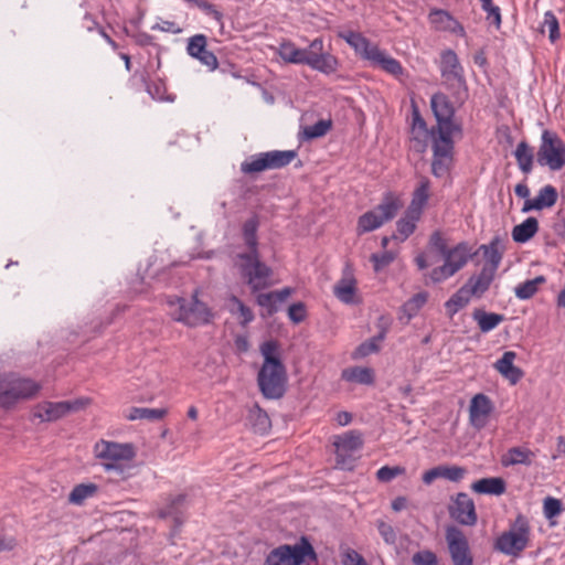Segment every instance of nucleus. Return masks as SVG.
<instances>
[{
    "mask_svg": "<svg viewBox=\"0 0 565 565\" xmlns=\"http://www.w3.org/2000/svg\"><path fill=\"white\" fill-rule=\"evenodd\" d=\"M263 365L257 374V384L264 397L277 399L286 392L287 371L279 356L278 342L268 340L262 343Z\"/></svg>",
    "mask_w": 565,
    "mask_h": 565,
    "instance_id": "obj_1",
    "label": "nucleus"
},
{
    "mask_svg": "<svg viewBox=\"0 0 565 565\" xmlns=\"http://www.w3.org/2000/svg\"><path fill=\"white\" fill-rule=\"evenodd\" d=\"M233 263L241 278L253 294L271 286L274 271L262 260L260 254L234 255Z\"/></svg>",
    "mask_w": 565,
    "mask_h": 565,
    "instance_id": "obj_2",
    "label": "nucleus"
},
{
    "mask_svg": "<svg viewBox=\"0 0 565 565\" xmlns=\"http://www.w3.org/2000/svg\"><path fill=\"white\" fill-rule=\"evenodd\" d=\"M41 385L14 373L0 375V407L10 409L18 403L33 398Z\"/></svg>",
    "mask_w": 565,
    "mask_h": 565,
    "instance_id": "obj_3",
    "label": "nucleus"
},
{
    "mask_svg": "<svg viewBox=\"0 0 565 565\" xmlns=\"http://www.w3.org/2000/svg\"><path fill=\"white\" fill-rule=\"evenodd\" d=\"M531 541V525L526 516L518 514L507 531L493 543V548L507 556L520 557Z\"/></svg>",
    "mask_w": 565,
    "mask_h": 565,
    "instance_id": "obj_4",
    "label": "nucleus"
},
{
    "mask_svg": "<svg viewBox=\"0 0 565 565\" xmlns=\"http://www.w3.org/2000/svg\"><path fill=\"white\" fill-rule=\"evenodd\" d=\"M94 454L106 471H115L118 475H122L136 457L135 447L131 444L104 439L94 445Z\"/></svg>",
    "mask_w": 565,
    "mask_h": 565,
    "instance_id": "obj_5",
    "label": "nucleus"
},
{
    "mask_svg": "<svg viewBox=\"0 0 565 565\" xmlns=\"http://www.w3.org/2000/svg\"><path fill=\"white\" fill-rule=\"evenodd\" d=\"M402 206L403 202L398 195L391 191L385 192L379 205L359 217L358 234L361 235L377 230L384 223L393 220Z\"/></svg>",
    "mask_w": 565,
    "mask_h": 565,
    "instance_id": "obj_6",
    "label": "nucleus"
},
{
    "mask_svg": "<svg viewBox=\"0 0 565 565\" xmlns=\"http://www.w3.org/2000/svg\"><path fill=\"white\" fill-rule=\"evenodd\" d=\"M536 161L551 171H559L565 167V142L557 132L550 129L542 131Z\"/></svg>",
    "mask_w": 565,
    "mask_h": 565,
    "instance_id": "obj_7",
    "label": "nucleus"
},
{
    "mask_svg": "<svg viewBox=\"0 0 565 565\" xmlns=\"http://www.w3.org/2000/svg\"><path fill=\"white\" fill-rule=\"evenodd\" d=\"M170 306L177 305V309L172 312L175 321L194 328L198 326L206 324L212 319L211 310L207 306L198 299L195 292L190 300L175 297L174 300L169 301Z\"/></svg>",
    "mask_w": 565,
    "mask_h": 565,
    "instance_id": "obj_8",
    "label": "nucleus"
},
{
    "mask_svg": "<svg viewBox=\"0 0 565 565\" xmlns=\"http://www.w3.org/2000/svg\"><path fill=\"white\" fill-rule=\"evenodd\" d=\"M297 157L296 150H271L250 156L241 163L244 174H254L265 170L287 167Z\"/></svg>",
    "mask_w": 565,
    "mask_h": 565,
    "instance_id": "obj_9",
    "label": "nucleus"
},
{
    "mask_svg": "<svg viewBox=\"0 0 565 565\" xmlns=\"http://www.w3.org/2000/svg\"><path fill=\"white\" fill-rule=\"evenodd\" d=\"M471 256L470 247L466 242H461L449 248L446 254L443 255L444 264L430 271L429 277L431 281L441 282L452 277L467 265Z\"/></svg>",
    "mask_w": 565,
    "mask_h": 565,
    "instance_id": "obj_10",
    "label": "nucleus"
},
{
    "mask_svg": "<svg viewBox=\"0 0 565 565\" xmlns=\"http://www.w3.org/2000/svg\"><path fill=\"white\" fill-rule=\"evenodd\" d=\"M430 107L437 121L438 136H454L462 132L461 125L455 122V107L444 93H435L430 98Z\"/></svg>",
    "mask_w": 565,
    "mask_h": 565,
    "instance_id": "obj_11",
    "label": "nucleus"
},
{
    "mask_svg": "<svg viewBox=\"0 0 565 565\" xmlns=\"http://www.w3.org/2000/svg\"><path fill=\"white\" fill-rule=\"evenodd\" d=\"M335 447L337 466L341 469L352 470L358 459L356 452L363 447V435L359 430H349L338 436L333 443Z\"/></svg>",
    "mask_w": 565,
    "mask_h": 565,
    "instance_id": "obj_12",
    "label": "nucleus"
},
{
    "mask_svg": "<svg viewBox=\"0 0 565 565\" xmlns=\"http://www.w3.org/2000/svg\"><path fill=\"white\" fill-rule=\"evenodd\" d=\"M306 556L315 557L312 545L302 537L300 544L280 545L266 557L264 565H300Z\"/></svg>",
    "mask_w": 565,
    "mask_h": 565,
    "instance_id": "obj_13",
    "label": "nucleus"
},
{
    "mask_svg": "<svg viewBox=\"0 0 565 565\" xmlns=\"http://www.w3.org/2000/svg\"><path fill=\"white\" fill-rule=\"evenodd\" d=\"M454 161V140L452 136L443 135L434 137L433 140V161L431 173L436 178L448 175Z\"/></svg>",
    "mask_w": 565,
    "mask_h": 565,
    "instance_id": "obj_14",
    "label": "nucleus"
},
{
    "mask_svg": "<svg viewBox=\"0 0 565 565\" xmlns=\"http://www.w3.org/2000/svg\"><path fill=\"white\" fill-rule=\"evenodd\" d=\"M445 539L454 565H473L468 539L459 527L447 526Z\"/></svg>",
    "mask_w": 565,
    "mask_h": 565,
    "instance_id": "obj_15",
    "label": "nucleus"
},
{
    "mask_svg": "<svg viewBox=\"0 0 565 565\" xmlns=\"http://www.w3.org/2000/svg\"><path fill=\"white\" fill-rule=\"evenodd\" d=\"M440 60V73L447 87L452 89L454 93H459L460 89H466L463 68L460 65L455 51H444L441 53Z\"/></svg>",
    "mask_w": 565,
    "mask_h": 565,
    "instance_id": "obj_16",
    "label": "nucleus"
},
{
    "mask_svg": "<svg viewBox=\"0 0 565 565\" xmlns=\"http://www.w3.org/2000/svg\"><path fill=\"white\" fill-rule=\"evenodd\" d=\"M448 512L450 518L461 525L473 526L478 522L475 502L466 492H458L451 497Z\"/></svg>",
    "mask_w": 565,
    "mask_h": 565,
    "instance_id": "obj_17",
    "label": "nucleus"
},
{
    "mask_svg": "<svg viewBox=\"0 0 565 565\" xmlns=\"http://www.w3.org/2000/svg\"><path fill=\"white\" fill-rule=\"evenodd\" d=\"M85 406L82 399L63 402H42L35 406L34 417L42 422H55L67 414L78 411Z\"/></svg>",
    "mask_w": 565,
    "mask_h": 565,
    "instance_id": "obj_18",
    "label": "nucleus"
},
{
    "mask_svg": "<svg viewBox=\"0 0 565 565\" xmlns=\"http://www.w3.org/2000/svg\"><path fill=\"white\" fill-rule=\"evenodd\" d=\"M306 65L329 75L338 70L339 62L332 54L323 52V40L317 38L310 43V52Z\"/></svg>",
    "mask_w": 565,
    "mask_h": 565,
    "instance_id": "obj_19",
    "label": "nucleus"
},
{
    "mask_svg": "<svg viewBox=\"0 0 565 565\" xmlns=\"http://www.w3.org/2000/svg\"><path fill=\"white\" fill-rule=\"evenodd\" d=\"M207 38L204 34H195L188 40L186 53L198 60L209 71H215L218 66L216 55L207 50Z\"/></svg>",
    "mask_w": 565,
    "mask_h": 565,
    "instance_id": "obj_20",
    "label": "nucleus"
},
{
    "mask_svg": "<svg viewBox=\"0 0 565 565\" xmlns=\"http://www.w3.org/2000/svg\"><path fill=\"white\" fill-rule=\"evenodd\" d=\"M493 409L494 406L489 396L483 393L476 394L469 406L470 424L477 429H482L488 424V418Z\"/></svg>",
    "mask_w": 565,
    "mask_h": 565,
    "instance_id": "obj_21",
    "label": "nucleus"
},
{
    "mask_svg": "<svg viewBox=\"0 0 565 565\" xmlns=\"http://www.w3.org/2000/svg\"><path fill=\"white\" fill-rule=\"evenodd\" d=\"M428 20L436 31L449 32L460 38L467 34L463 25L447 10H430Z\"/></svg>",
    "mask_w": 565,
    "mask_h": 565,
    "instance_id": "obj_22",
    "label": "nucleus"
},
{
    "mask_svg": "<svg viewBox=\"0 0 565 565\" xmlns=\"http://www.w3.org/2000/svg\"><path fill=\"white\" fill-rule=\"evenodd\" d=\"M558 199V192L552 184H546L539 190V193L533 199L524 201L522 212L527 213L530 211H542L544 209L553 207Z\"/></svg>",
    "mask_w": 565,
    "mask_h": 565,
    "instance_id": "obj_23",
    "label": "nucleus"
},
{
    "mask_svg": "<svg viewBox=\"0 0 565 565\" xmlns=\"http://www.w3.org/2000/svg\"><path fill=\"white\" fill-rule=\"evenodd\" d=\"M259 220L257 215H253L246 220L242 226V237L246 247L245 252L236 253L235 255H256L259 253L258 232Z\"/></svg>",
    "mask_w": 565,
    "mask_h": 565,
    "instance_id": "obj_24",
    "label": "nucleus"
},
{
    "mask_svg": "<svg viewBox=\"0 0 565 565\" xmlns=\"http://www.w3.org/2000/svg\"><path fill=\"white\" fill-rule=\"evenodd\" d=\"M516 353L505 351L502 356L494 363V369L512 385H515L523 377L524 372L514 365Z\"/></svg>",
    "mask_w": 565,
    "mask_h": 565,
    "instance_id": "obj_25",
    "label": "nucleus"
},
{
    "mask_svg": "<svg viewBox=\"0 0 565 565\" xmlns=\"http://www.w3.org/2000/svg\"><path fill=\"white\" fill-rule=\"evenodd\" d=\"M292 288L285 287L280 290L259 294L256 297V302L262 308L266 309V315L271 317L279 310V305L285 302L292 294Z\"/></svg>",
    "mask_w": 565,
    "mask_h": 565,
    "instance_id": "obj_26",
    "label": "nucleus"
},
{
    "mask_svg": "<svg viewBox=\"0 0 565 565\" xmlns=\"http://www.w3.org/2000/svg\"><path fill=\"white\" fill-rule=\"evenodd\" d=\"M339 36L343 39L355 51V53L366 61L371 58V55L379 47L376 44H372L369 39L359 32H340Z\"/></svg>",
    "mask_w": 565,
    "mask_h": 565,
    "instance_id": "obj_27",
    "label": "nucleus"
},
{
    "mask_svg": "<svg viewBox=\"0 0 565 565\" xmlns=\"http://www.w3.org/2000/svg\"><path fill=\"white\" fill-rule=\"evenodd\" d=\"M356 281L349 266L343 271L342 278L333 287L335 297L344 303H353L356 291Z\"/></svg>",
    "mask_w": 565,
    "mask_h": 565,
    "instance_id": "obj_28",
    "label": "nucleus"
},
{
    "mask_svg": "<svg viewBox=\"0 0 565 565\" xmlns=\"http://www.w3.org/2000/svg\"><path fill=\"white\" fill-rule=\"evenodd\" d=\"M369 62L376 67H380L387 74H391L395 77L403 75L404 68L399 61L387 55L385 51L377 47L375 52L371 55Z\"/></svg>",
    "mask_w": 565,
    "mask_h": 565,
    "instance_id": "obj_29",
    "label": "nucleus"
},
{
    "mask_svg": "<svg viewBox=\"0 0 565 565\" xmlns=\"http://www.w3.org/2000/svg\"><path fill=\"white\" fill-rule=\"evenodd\" d=\"M412 130L415 135L412 138L413 148L418 151L423 152L426 149V140L428 137V128L427 124L422 117L418 108L416 106H413V124H412Z\"/></svg>",
    "mask_w": 565,
    "mask_h": 565,
    "instance_id": "obj_30",
    "label": "nucleus"
},
{
    "mask_svg": "<svg viewBox=\"0 0 565 565\" xmlns=\"http://www.w3.org/2000/svg\"><path fill=\"white\" fill-rule=\"evenodd\" d=\"M430 181L423 177L412 194L411 203L407 207L411 213L422 216L423 210L429 200Z\"/></svg>",
    "mask_w": 565,
    "mask_h": 565,
    "instance_id": "obj_31",
    "label": "nucleus"
},
{
    "mask_svg": "<svg viewBox=\"0 0 565 565\" xmlns=\"http://www.w3.org/2000/svg\"><path fill=\"white\" fill-rule=\"evenodd\" d=\"M494 276L488 268H481L479 275L471 276L463 286L472 296L481 297L489 289Z\"/></svg>",
    "mask_w": 565,
    "mask_h": 565,
    "instance_id": "obj_32",
    "label": "nucleus"
},
{
    "mask_svg": "<svg viewBox=\"0 0 565 565\" xmlns=\"http://www.w3.org/2000/svg\"><path fill=\"white\" fill-rule=\"evenodd\" d=\"M310 46L299 49L292 42L285 41L278 47V55L287 63L306 65Z\"/></svg>",
    "mask_w": 565,
    "mask_h": 565,
    "instance_id": "obj_33",
    "label": "nucleus"
},
{
    "mask_svg": "<svg viewBox=\"0 0 565 565\" xmlns=\"http://www.w3.org/2000/svg\"><path fill=\"white\" fill-rule=\"evenodd\" d=\"M139 77L141 83L146 86L147 93L151 96L152 99L160 102H172L173 98L167 94V86L162 79H158L154 82H148V73L146 71L139 72L136 71L134 77Z\"/></svg>",
    "mask_w": 565,
    "mask_h": 565,
    "instance_id": "obj_34",
    "label": "nucleus"
},
{
    "mask_svg": "<svg viewBox=\"0 0 565 565\" xmlns=\"http://www.w3.org/2000/svg\"><path fill=\"white\" fill-rule=\"evenodd\" d=\"M420 217V215L406 210L404 216L396 222V233L393 234L392 238L399 242L406 241L415 232Z\"/></svg>",
    "mask_w": 565,
    "mask_h": 565,
    "instance_id": "obj_35",
    "label": "nucleus"
},
{
    "mask_svg": "<svg viewBox=\"0 0 565 565\" xmlns=\"http://www.w3.org/2000/svg\"><path fill=\"white\" fill-rule=\"evenodd\" d=\"M477 493L500 495L505 492V481L499 477L482 478L471 484Z\"/></svg>",
    "mask_w": 565,
    "mask_h": 565,
    "instance_id": "obj_36",
    "label": "nucleus"
},
{
    "mask_svg": "<svg viewBox=\"0 0 565 565\" xmlns=\"http://www.w3.org/2000/svg\"><path fill=\"white\" fill-rule=\"evenodd\" d=\"M472 319L477 322L482 333H488L504 321V316L495 312H487L482 309H475Z\"/></svg>",
    "mask_w": 565,
    "mask_h": 565,
    "instance_id": "obj_37",
    "label": "nucleus"
},
{
    "mask_svg": "<svg viewBox=\"0 0 565 565\" xmlns=\"http://www.w3.org/2000/svg\"><path fill=\"white\" fill-rule=\"evenodd\" d=\"M519 169L524 173L529 174L533 170L534 153L527 141L522 140L516 145L513 152Z\"/></svg>",
    "mask_w": 565,
    "mask_h": 565,
    "instance_id": "obj_38",
    "label": "nucleus"
},
{
    "mask_svg": "<svg viewBox=\"0 0 565 565\" xmlns=\"http://www.w3.org/2000/svg\"><path fill=\"white\" fill-rule=\"evenodd\" d=\"M341 377L351 383L372 385L375 381L374 371L370 367L353 366L342 371Z\"/></svg>",
    "mask_w": 565,
    "mask_h": 565,
    "instance_id": "obj_39",
    "label": "nucleus"
},
{
    "mask_svg": "<svg viewBox=\"0 0 565 565\" xmlns=\"http://www.w3.org/2000/svg\"><path fill=\"white\" fill-rule=\"evenodd\" d=\"M539 231V222L535 217H527L512 230V238L515 243L529 242Z\"/></svg>",
    "mask_w": 565,
    "mask_h": 565,
    "instance_id": "obj_40",
    "label": "nucleus"
},
{
    "mask_svg": "<svg viewBox=\"0 0 565 565\" xmlns=\"http://www.w3.org/2000/svg\"><path fill=\"white\" fill-rule=\"evenodd\" d=\"M247 422L253 430L260 435L266 434L270 428V419L267 413L258 405H254L248 411Z\"/></svg>",
    "mask_w": 565,
    "mask_h": 565,
    "instance_id": "obj_41",
    "label": "nucleus"
},
{
    "mask_svg": "<svg viewBox=\"0 0 565 565\" xmlns=\"http://www.w3.org/2000/svg\"><path fill=\"white\" fill-rule=\"evenodd\" d=\"M480 249L483 252V257L487 260L482 268H488V270L495 274L502 259V253L499 249V238H493L488 245H481Z\"/></svg>",
    "mask_w": 565,
    "mask_h": 565,
    "instance_id": "obj_42",
    "label": "nucleus"
},
{
    "mask_svg": "<svg viewBox=\"0 0 565 565\" xmlns=\"http://www.w3.org/2000/svg\"><path fill=\"white\" fill-rule=\"evenodd\" d=\"M533 452L529 448L513 447L510 448L505 455H503L501 462L504 467L514 465H531V457Z\"/></svg>",
    "mask_w": 565,
    "mask_h": 565,
    "instance_id": "obj_43",
    "label": "nucleus"
},
{
    "mask_svg": "<svg viewBox=\"0 0 565 565\" xmlns=\"http://www.w3.org/2000/svg\"><path fill=\"white\" fill-rule=\"evenodd\" d=\"M472 295L465 286L460 287L446 302L445 308L447 315L452 318L459 310L465 308Z\"/></svg>",
    "mask_w": 565,
    "mask_h": 565,
    "instance_id": "obj_44",
    "label": "nucleus"
},
{
    "mask_svg": "<svg viewBox=\"0 0 565 565\" xmlns=\"http://www.w3.org/2000/svg\"><path fill=\"white\" fill-rule=\"evenodd\" d=\"M166 415V408L131 407L125 418L128 420L146 419L156 422L162 419Z\"/></svg>",
    "mask_w": 565,
    "mask_h": 565,
    "instance_id": "obj_45",
    "label": "nucleus"
},
{
    "mask_svg": "<svg viewBox=\"0 0 565 565\" xmlns=\"http://www.w3.org/2000/svg\"><path fill=\"white\" fill-rule=\"evenodd\" d=\"M228 310L232 315L237 317L239 324L244 327L254 320L252 309L236 296H231L228 298Z\"/></svg>",
    "mask_w": 565,
    "mask_h": 565,
    "instance_id": "obj_46",
    "label": "nucleus"
},
{
    "mask_svg": "<svg viewBox=\"0 0 565 565\" xmlns=\"http://www.w3.org/2000/svg\"><path fill=\"white\" fill-rule=\"evenodd\" d=\"M544 276H537L533 279L519 284L514 288L515 297L520 300L531 299L539 290V286L545 282Z\"/></svg>",
    "mask_w": 565,
    "mask_h": 565,
    "instance_id": "obj_47",
    "label": "nucleus"
},
{
    "mask_svg": "<svg viewBox=\"0 0 565 565\" xmlns=\"http://www.w3.org/2000/svg\"><path fill=\"white\" fill-rule=\"evenodd\" d=\"M97 491V486L94 483H81L73 488L70 493L68 501L74 504H82L84 500L94 495Z\"/></svg>",
    "mask_w": 565,
    "mask_h": 565,
    "instance_id": "obj_48",
    "label": "nucleus"
},
{
    "mask_svg": "<svg viewBox=\"0 0 565 565\" xmlns=\"http://www.w3.org/2000/svg\"><path fill=\"white\" fill-rule=\"evenodd\" d=\"M332 127V121L330 119H320L313 125L307 126L303 129L305 138L308 140L317 139L323 137L328 134V131Z\"/></svg>",
    "mask_w": 565,
    "mask_h": 565,
    "instance_id": "obj_49",
    "label": "nucleus"
},
{
    "mask_svg": "<svg viewBox=\"0 0 565 565\" xmlns=\"http://www.w3.org/2000/svg\"><path fill=\"white\" fill-rule=\"evenodd\" d=\"M542 32H548V39L552 43H555L559 39V24L556 15L552 11L544 13L542 23Z\"/></svg>",
    "mask_w": 565,
    "mask_h": 565,
    "instance_id": "obj_50",
    "label": "nucleus"
},
{
    "mask_svg": "<svg viewBox=\"0 0 565 565\" xmlns=\"http://www.w3.org/2000/svg\"><path fill=\"white\" fill-rule=\"evenodd\" d=\"M428 294L423 291L414 295L411 299H408L404 306V312L409 317H414L419 309L427 302Z\"/></svg>",
    "mask_w": 565,
    "mask_h": 565,
    "instance_id": "obj_51",
    "label": "nucleus"
},
{
    "mask_svg": "<svg viewBox=\"0 0 565 565\" xmlns=\"http://www.w3.org/2000/svg\"><path fill=\"white\" fill-rule=\"evenodd\" d=\"M562 512V501L553 497H546L543 501V514L551 522V525H555L553 521Z\"/></svg>",
    "mask_w": 565,
    "mask_h": 565,
    "instance_id": "obj_52",
    "label": "nucleus"
},
{
    "mask_svg": "<svg viewBox=\"0 0 565 565\" xmlns=\"http://www.w3.org/2000/svg\"><path fill=\"white\" fill-rule=\"evenodd\" d=\"M440 478L451 482H459L467 473L466 468L460 466L439 465Z\"/></svg>",
    "mask_w": 565,
    "mask_h": 565,
    "instance_id": "obj_53",
    "label": "nucleus"
},
{
    "mask_svg": "<svg viewBox=\"0 0 565 565\" xmlns=\"http://www.w3.org/2000/svg\"><path fill=\"white\" fill-rule=\"evenodd\" d=\"M384 339V333H380L377 337H374L363 343H361L356 350L355 355L359 358H365L372 353H376L380 351L379 342Z\"/></svg>",
    "mask_w": 565,
    "mask_h": 565,
    "instance_id": "obj_54",
    "label": "nucleus"
},
{
    "mask_svg": "<svg viewBox=\"0 0 565 565\" xmlns=\"http://www.w3.org/2000/svg\"><path fill=\"white\" fill-rule=\"evenodd\" d=\"M482 10L487 13V20L491 21L497 29L501 26V11L498 6H494L492 0H479Z\"/></svg>",
    "mask_w": 565,
    "mask_h": 565,
    "instance_id": "obj_55",
    "label": "nucleus"
},
{
    "mask_svg": "<svg viewBox=\"0 0 565 565\" xmlns=\"http://www.w3.org/2000/svg\"><path fill=\"white\" fill-rule=\"evenodd\" d=\"M394 259L395 254L390 250H385L381 254L371 255V262L373 263V267L376 273L387 267L391 263H393Z\"/></svg>",
    "mask_w": 565,
    "mask_h": 565,
    "instance_id": "obj_56",
    "label": "nucleus"
},
{
    "mask_svg": "<svg viewBox=\"0 0 565 565\" xmlns=\"http://www.w3.org/2000/svg\"><path fill=\"white\" fill-rule=\"evenodd\" d=\"M414 565H438L436 554L429 550L416 552L412 557Z\"/></svg>",
    "mask_w": 565,
    "mask_h": 565,
    "instance_id": "obj_57",
    "label": "nucleus"
},
{
    "mask_svg": "<svg viewBox=\"0 0 565 565\" xmlns=\"http://www.w3.org/2000/svg\"><path fill=\"white\" fill-rule=\"evenodd\" d=\"M405 471L404 468L384 466L376 471V478L381 482H390Z\"/></svg>",
    "mask_w": 565,
    "mask_h": 565,
    "instance_id": "obj_58",
    "label": "nucleus"
},
{
    "mask_svg": "<svg viewBox=\"0 0 565 565\" xmlns=\"http://www.w3.org/2000/svg\"><path fill=\"white\" fill-rule=\"evenodd\" d=\"M376 526L380 535L383 537L386 544L394 545L396 543L397 535L392 525L387 524L384 521H377Z\"/></svg>",
    "mask_w": 565,
    "mask_h": 565,
    "instance_id": "obj_59",
    "label": "nucleus"
},
{
    "mask_svg": "<svg viewBox=\"0 0 565 565\" xmlns=\"http://www.w3.org/2000/svg\"><path fill=\"white\" fill-rule=\"evenodd\" d=\"M190 3H194L199 9L204 11L207 15L212 17L214 20L221 22L223 19V13L216 9V7L210 3L206 0H193L189 1Z\"/></svg>",
    "mask_w": 565,
    "mask_h": 565,
    "instance_id": "obj_60",
    "label": "nucleus"
},
{
    "mask_svg": "<svg viewBox=\"0 0 565 565\" xmlns=\"http://www.w3.org/2000/svg\"><path fill=\"white\" fill-rule=\"evenodd\" d=\"M307 317L306 306L302 302H296L288 308V318L294 323L302 322Z\"/></svg>",
    "mask_w": 565,
    "mask_h": 565,
    "instance_id": "obj_61",
    "label": "nucleus"
},
{
    "mask_svg": "<svg viewBox=\"0 0 565 565\" xmlns=\"http://www.w3.org/2000/svg\"><path fill=\"white\" fill-rule=\"evenodd\" d=\"M343 565H367L365 559L356 551L349 548L344 553Z\"/></svg>",
    "mask_w": 565,
    "mask_h": 565,
    "instance_id": "obj_62",
    "label": "nucleus"
},
{
    "mask_svg": "<svg viewBox=\"0 0 565 565\" xmlns=\"http://www.w3.org/2000/svg\"><path fill=\"white\" fill-rule=\"evenodd\" d=\"M429 243L440 253L441 256L445 255L446 252L449 249L446 241L444 239L443 235L439 232H434L431 234Z\"/></svg>",
    "mask_w": 565,
    "mask_h": 565,
    "instance_id": "obj_63",
    "label": "nucleus"
},
{
    "mask_svg": "<svg viewBox=\"0 0 565 565\" xmlns=\"http://www.w3.org/2000/svg\"><path fill=\"white\" fill-rule=\"evenodd\" d=\"M438 478H440L439 466L425 471L423 473L422 480L425 484H430Z\"/></svg>",
    "mask_w": 565,
    "mask_h": 565,
    "instance_id": "obj_64",
    "label": "nucleus"
}]
</instances>
